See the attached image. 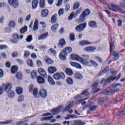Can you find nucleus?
I'll use <instances>...</instances> for the list:
<instances>
[{
	"mask_svg": "<svg viewBox=\"0 0 125 125\" xmlns=\"http://www.w3.org/2000/svg\"><path fill=\"white\" fill-rule=\"evenodd\" d=\"M2 86L3 89H5V92L7 93H9V91H11V88H12V84L10 83H7L5 84H2Z\"/></svg>",
	"mask_w": 125,
	"mask_h": 125,
	"instance_id": "f257e3e1",
	"label": "nucleus"
},
{
	"mask_svg": "<svg viewBox=\"0 0 125 125\" xmlns=\"http://www.w3.org/2000/svg\"><path fill=\"white\" fill-rule=\"evenodd\" d=\"M86 27V22L81 23L75 27V30L77 32H83Z\"/></svg>",
	"mask_w": 125,
	"mask_h": 125,
	"instance_id": "f03ea898",
	"label": "nucleus"
},
{
	"mask_svg": "<svg viewBox=\"0 0 125 125\" xmlns=\"http://www.w3.org/2000/svg\"><path fill=\"white\" fill-rule=\"evenodd\" d=\"M62 108V106H59L58 107L55 108L51 110V112L52 115H57V114H59V113H60L61 109Z\"/></svg>",
	"mask_w": 125,
	"mask_h": 125,
	"instance_id": "7ed1b4c3",
	"label": "nucleus"
},
{
	"mask_svg": "<svg viewBox=\"0 0 125 125\" xmlns=\"http://www.w3.org/2000/svg\"><path fill=\"white\" fill-rule=\"evenodd\" d=\"M70 123L72 125H85V122L81 120L71 121Z\"/></svg>",
	"mask_w": 125,
	"mask_h": 125,
	"instance_id": "20e7f679",
	"label": "nucleus"
},
{
	"mask_svg": "<svg viewBox=\"0 0 125 125\" xmlns=\"http://www.w3.org/2000/svg\"><path fill=\"white\" fill-rule=\"evenodd\" d=\"M86 17L83 15V14H81L79 18L76 20V22L77 23H83V22H84L85 21V18Z\"/></svg>",
	"mask_w": 125,
	"mask_h": 125,
	"instance_id": "39448f33",
	"label": "nucleus"
},
{
	"mask_svg": "<svg viewBox=\"0 0 125 125\" xmlns=\"http://www.w3.org/2000/svg\"><path fill=\"white\" fill-rule=\"evenodd\" d=\"M12 38H13V40H11V42H12L13 43H18V42L19 41V36H18V34H13Z\"/></svg>",
	"mask_w": 125,
	"mask_h": 125,
	"instance_id": "423d86ee",
	"label": "nucleus"
},
{
	"mask_svg": "<svg viewBox=\"0 0 125 125\" xmlns=\"http://www.w3.org/2000/svg\"><path fill=\"white\" fill-rule=\"evenodd\" d=\"M38 73L41 75V76H42V77H44V78H47V75H46V72L43 68H39L38 70Z\"/></svg>",
	"mask_w": 125,
	"mask_h": 125,
	"instance_id": "0eeeda50",
	"label": "nucleus"
},
{
	"mask_svg": "<svg viewBox=\"0 0 125 125\" xmlns=\"http://www.w3.org/2000/svg\"><path fill=\"white\" fill-rule=\"evenodd\" d=\"M8 2L10 5H13L14 7H18V0H8Z\"/></svg>",
	"mask_w": 125,
	"mask_h": 125,
	"instance_id": "6e6552de",
	"label": "nucleus"
},
{
	"mask_svg": "<svg viewBox=\"0 0 125 125\" xmlns=\"http://www.w3.org/2000/svg\"><path fill=\"white\" fill-rule=\"evenodd\" d=\"M75 104V101H72L69 104H68L66 107H64L63 112H68L71 108L74 107V105Z\"/></svg>",
	"mask_w": 125,
	"mask_h": 125,
	"instance_id": "1a4fd4ad",
	"label": "nucleus"
},
{
	"mask_svg": "<svg viewBox=\"0 0 125 125\" xmlns=\"http://www.w3.org/2000/svg\"><path fill=\"white\" fill-rule=\"evenodd\" d=\"M64 45H66V42L65 41V40L64 39H61L59 41V42L58 43L59 47L63 48V47H64Z\"/></svg>",
	"mask_w": 125,
	"mask_h": 125,
	"instance_id": "9d476101",
	"label": "nucleus"
},
{
	"mask_svg": "<svg viewBox=\"0 0 125 125\" xmlns=\"http://www.w3.org/2000/svg\"><path fill=\"white\" fill-rule=\"evenodd\" d=\"M121 76H122V75H121V74L120 73L118 75V77L115 76L114 78H113V77H107V80L108 81V82H110V81H118V80L121 79Z\"/></svg>",
	"mask_w": 125,
	"mask_h": 125,
	"instance_id": "9b49d317",
	"label": "nucleus"
},
{
	"mask_svg": "<svg viewBox=\"0 0 125 125\" xmlns=\"http://www.w3.org/2000/svg\"><path fill=\"white\" fill-rule=\"evenodd\" d=\"M38 77V72L37 70H33L31 72V78L32 80H36Z\"/></svg>",
	"mask_w": 125,
	"mask_h": 125,
	"instance_id": "f8f14e48",
	"label": "nucleus"
},
{
	"mask_svg": "<svg viewBox=\"0 0 125 125\" xmlns=\"http://www.w3.org/2000/svg\"><path fill=\"white\" fill-rule=\"evenodd\" d=\"M114 93V90H113V89L109 90L108 89H106L103 92V93L105 95H109L110 94H113Z\"/></svg>",
	"mask_w": 125,
	"mask_h": 125,
	"instance_id": "ddd939ff",
	"label": "nucleus"
},
{
	"mask_svg": "<svg viewBox=\"0 0 125 125\" xmlns=\"http://www.w3.org/2000/svg\"><path fill=\"white\" fill-rule=\"evenodd\" d=\"M70 65L71 66H73V67H75V68H77V69H82V65L80 63H78L76 62H70Z\"/></svg>",
	"mask_w": 125,
	"mask_h": 125,
	"instance_id": "4468645a",
	"label": "nucleus"
},
{
	"mask_svg": "<svg viewBox=\"0 0 125 125\" xmlns=\"http://www.w3.org/2000/svg\"><path fill=\"white\" fill-rule=\"evenodd\" d=\"M95 50H96V47H87L84 49V51L92 52V51H94Z\"/></svg>",
	"mask_w": 125,
	"mask_h": 125,
	"instance_id": "2eb2a0df",
	"label": "nucleus"
},
{
	"mask_svg": "<svg viewBox=\"0 0 125 125\" xmlns=\"http://www.w3.org/2000/svg\"><path fill=\"white\" fill-rule=\"evenodd\" d=\"M40 95L42 97V98H45L46 97V96L47 95V92H46V90H45L44 89H42L40 91Z\"/></svg>",
	"mask_w": 125,
	"mask_h": 125,
	"instance_id": "dca6fc26",
	"label": "nucleus"
},
{
	"mask_svg": "<svg viewBox=\"0 0 125 125\" xmlns=\"http://www.w3.org/2000/svg\"><path fill=\"white\" fill-rule=\"evenodd\" d=\"M62 52L67 55V54L72 52V48L71 47H66L65 49H63V51Z\"/></svg>",
	"mask_w": 125,
	"mask_h": 125,
	"instance_id": "f3484780",
	"label": "nucleus"
},
{
	"mask_svg": "<svg viewBox=\"0 0 125 125\" xmlns=\"http://www.w3.org/2000/svg\"><path fill=\"white\" fill-rule=\"evenodd\" d=\"M37 82L40 84H42L45 83V80L41 76H38L37 78Z\"/></svg>",
	"mask_w": 125,
	"mask_h": 125,
	"instance_id": "a211bd4d",
	"label": "nucleus"
},
{
	"mask_svg": "<svg viewBox=\"0 0 125 125\" xmlns=\"http://www.w3.org/2000/svg\"><path fill=\"white\" fill-rule=\"evenodd\" d=\"M38 30H39V20H36L34 22L33 30L36 31H38Z\"/></svg>",
	"mask_w": 125,
	"mask_h": 125,
	"instance_id": "6ab92c4d",
	"label": "nucleus"
},
{
	"mask_svg": "<svg viewBox=\"0 0 125 125\" xmlns=\"http://www.w3.org/2000/svg\"><path fill=\"white\" fill-rule=\"evenodd\" d=\"M48 71L50 74H54L57 71V69L55 67L50 66L48 68Z\"/></svg>",
	"mask_w": 125,
	"mask_h": 125,
	"instance_id": "aec40b11",
	"label": "nucleus"
},
{
	"mask_svg": "<svg viewBox=\"0 0 125 125\" xmlns=\"http://www.w3.org/2000/svg\"><path fill=\"white\" fill-rule=\"evenodd\" d=\"M82 57L78 55H72L71 56V59L72 60H76L77 61H80Z\"/></svg>",
	"mask_w": 125,
	"mask_h": 125,
	"instance_id": "412c9836",
	"label": "nucleus"
},
{
	"mask_svg": "<svg viewBox=\"0 0 125 125\" xmlns=\"http://www.w3.org/2000/svg\"><path fill=\"white\" fill-rule=\"evenodd\" d=\"M78 15V14L76 12H73L68 17V20H72L73 18H76Z\"/></svg>",
	"mask_w": 125,
	"mask_h": 125,
	"instance_id": "4be33fe9",
	"label": "nucleus"
},
{
	"mask_svg": "<svg viewBox=\"0 0 125 125\" xmlns=\"http://www.w3.org/2000/svg\"><path fill=\"white\" fill-rule=\"evenodd\" d=\"M48 36V33H46L43 34L41 35L40 36H39L38 37V40L40 41L42 40H44V39H46L47 37Z\"/></svg>",
	"mask_w": 125,
	"mask_h": 125,
	"instance_id": "5701e85b",
	"label": "nucleus"
},
{
	"mask_svg": "<svg viewBox=\"0 0 125 125\" xmlns=\"http://www.w3.org/2000/svg\"><path fill=\"white\" fill-rule=\"evenodd\" d=\"M111 5L112 7H114V8H116V9H118V10H121V11H123V12H125L124 9H122V6L118 5L116 4H111Z\"/></svg>",
	"mask_w": 125,
	"mask_h": 125,
	"instance_id": "b1692460",
	"label": "nucleus"
},
{
	"mask_svg": "<svg viewBox=\"0 0 125 125\" xmlns=\"http://www.w3.org/2000/svg\"><path fill=\"white\" fill-rule=\"evenodd\" d=\"M113 58L112 59V61H117L118 60L119 58L120 57V55L119 53H117L116 51L113 52Z\"/></svg>",
	"mask_w": 125,
	"mask_h": 125,
	"instance_id": "393cba45",
	"label": "nucleus"
},
{
	"mask_svg": "<svg viewBox=\"0 0 125 125\" xmlns=\"http://www.w3.org/2000/svg\"><path fill=\"white\" fill-rule=\"evenodd\" d=\"M79 44L82 46H83L84 45H88L89 44H91V42L85 40L80 42Z\"/></svg>",
	"mask_w": 125,
	"mask_h": 125,
	"instance_id": "a878e982",
	"label": "nucleus"
},
{
	"mask_svg": "<svg viewBox=\"0 0 125 125\" xmlns=\"http://www.w3.org/2000/svg\"><path fill=\"white\" fill-rule=\"evenodd\" d=\"M48 10L44 9L42 11V17H47L48 16Z\"/></svg>",
	"mask_w": 125,
	"mask_h": 125,
	"instance_id": "bb28decb",
	"label": "nucleus"
},
{
	"mask_svg": "<svg viewBox=\"0 0 125 125\" xmlns=\"http://www.w3.org/2000/svg\"><path fill=\"white\" fill-rule=\"evenodd\" d=\"M38 7V0H33L32 3V9H36Z\"/></svg>",
	"mask_w": 125,
	"mask_h": 125,
	"instance_id": "cd10ccee",
	"label": "nucleus"
},
{
	"mask_svg": "<svg viewBox=\"0 0 125 125\" xmlns=\"http://www.w3.org/2000/svg\"><path fill=\"white\" fill-rule=\"evenodd\" d=\"M44 60L47 64H53V61L51 60L50 58H48L47 56L44 57Z\"/></svg>",
	"mask_w": 125,
	"mask_h": 125,
	"instance_id": "c85d7f7f",
	"label": "nucleus"
},
{
	"mask_svg": "<svg viewBox=\"0 0 125 125\" xmlns=\"http://www.w3.org/2000/svg\"><path fill=\"white\" fill-rule=\"evenodd\" d=\"M48 82L50 84H52V85H55V82H54V80H53V79H52V77H51L50 76H48Z\"/></svg>",
	"mask_w": 125,
	"mask_h": 125,
	"instance_id": "c756f323",
	"label": "nucleus"
},
{
	"mask_svg": "<svg viewBox=\"0 0 125 125\" xmlns=\"http://www.w3.org/2000/svg\"><path fill=\"white\" fill-rule=\"evenodd\" d=\"M89 26L91 28H97V24L95 21H91L89 22Z\"/></svg>",
	"mask_w": 125,
	"mask_h": 125,
	"instance_id": "7c9ffc66",
	"label": "nucleus"
},
{
	"mask_svg": "<svg viewBox=\"0 0 125 125\" xmlns=\"http://www.w3.org/2000/svg\"><path fill=\"white\" fill-rule=\"evenodd\" d=\"M66 55L64 52H61L60 54V58L61 60L64 61L66 60Z\"/></svg>",
	"mask_w": 125,
	"mask_h": 125,
	"instance_id": "2f4dec72",
	"label": "nucleus"
},
{
	"mask_svg": "<svg viewBox=\"0 0 125 125\" xmlns=\"http://www.w3.org/2000/svg\"><path fill=\"white\" fill-rule=\"evenodd\" d=\"M16 25V23H15V21H10L8 26L10 28H14L15 26Z\"/></svg>",
	"mask_w": 125,
	"mask_h": 125,
	"instance_id": "473e14b6",
	"label": "nucleus"
},
{
	"mask_svg": "<svg viewBox=\"0 0 125 125\" xmlns=\"http://www.w3.org/2000/svg\"><path fill=\"white\" fill-rule=\"evenodd\" d=\"M17 71H18V67L16 65H15L12 67V68H11L12 74H16Z\"/></svg>",
	"mask_w": 125,
	"mask_h": 125,
	"instance_id": "72a5a7b5",
	"label": "nucleus"
},
{
	"mask_svg": "<svg viewBox=\"0 0 125 125\" xmlns=\"http://www.w3.org/2000/svg\"><path fill=\"white\" fill-rule=\"evenodd\" d=\"M109 71V66H106L104 69L100 73V76H102V75H104L105 73H107Z\"/></svg>",
	"mask_w": 125,
	"mask_h": 125,
	"instance_id": "f704fd0d",
	"label": "nucleus"
},
{
	"mask_svg": "<svg viewBox=\"0 0 125 125\" xmlns=\"http://www.w3.org/2000/svg\"><path fill=\"white\" fill-rule=\"evenodd\" d=\"M79 62H81L83 65H88V61L86 60H84L83 58L80 59Z\"/></svg>",
	"mask_w": 125,
	"mask_h": 125,
	"instance_id": "c9c22d12",
	"label": "nucleus"
},
{
	"mask_svg": "<svg viewBox=\"0 0 125 125\" xmlns=\"http://www.w3.org/2000/svg\"><path fill=\"white\" fill-rule=\"evenodd\" d=\"M82 14L84 15L86 17L88 16L90 14V11L89 9L84 10Z\"/></svg>",
	"mask_w": 125,
	"mask_h": 125,
	"instance_id": "e433bc0d",
	"label": "nucleus"
},
{
	"mask_svg": "<svg viewBox=\"0 0 125 125\" xmlns=\"http://www.w3.org/2000/svg\"><path fill=\"white\" fill-rule=\"evenodd\" d=\"M106 101H107V98H103L98 100V104H103V103L106 102Z\"/></svg>",
	"mask_w": 125,
	"mask_h": 125,
	"instance_id": "4c0bfd02",
	"label": "nucleus"
},
{
	"mask_svg": "<svg viewBox=\"0 0 125 125\" xmlns=\"http://www.w3.org/2000/svg\"><path fill=\"white\" fill-rule=\"evenodd\" d=\"M65 72L67 75H68V76H72L74 73L73 72V71L70 68H66L65 70Z\"/></svg>",
	"mask_w": 125,
	"mask_h": 125,
	"instance_id": "58836bf2",
	"label": "nucleus"
},
{
	"mask_svg": "<svg viewBox=\"0 0 125 125\" xmlns=\"http://www.w3.org/2000/svg\"><path fill=\"white\" fill-rule=\"evenodd\" d=\"M57 20V15H54L52 16L51 19V21L52 23H55Z\"/></svg>",
	"mask_w": 125,
	"mask_h": 125,
	"instance_id": "ea45409f",
	"label": "nucleus"
},
{
	"mask_svg": "<svg viewBox=\"0 0 125 125\" xmlns=\"http://www.w3.org/2000/svg\"><path fill=\"white\" fill-rule=\"evenodd\" d=\"M76 79H78L79 80H82L83 79V75L80 73H76L74 75Z\"/></svg>",
	"mask_w": 125,
	"mask_h": 125,
	"instance_id": "a19ab883",
	"label": "nucleus"
},
{
	"mask_svg": "<svg viewBox=\"0 0 125 125\" xmlns=\"http://www.w3.org/2000/svg\"><path fill=\"white\" fill-rule=\"evenodd\" d=\"M23 78V75L22 74V72H19L17 73V79L18 80H22Z\"/></svg>",
	"mask_w": 125,
	"mask_h": 125,
	"instance_id": "79ce46f5",
	"label": "nucleus"
},
{
	"mask_svg": "<svg viewBox=\"0 0 125 125\" xmlns=\"http://www.w3.org/2000/svg\"><path fill=\"white\" fill-rule=\"evenodd\" d=\"M66 83H67L68 84L72 85L73 83H74V81L72 78L68 77L66 79Z\"/></svg>",
	"mask_w": 125,
	"mask_h": 125,
	"instance_id": "37998d69",
	"label": "nucleus"
},
{
	"mask_svg": "<svg viewBox=\"0 0 125 125\" xmlns=\"http://www.w3.org/2000/svg\"><path fill=\"white\" fill-rule=\"evenodd\" d=\"M16 91L18 94H22L23 93V89L21 87H17Z\"/></svg>",
	"mask_w": 125,
	"mask_h": 125,
	"instance_id": "c03bdc74",
	"label": "nucleus"
},
{
	"mask_svg": "<svg viewBox=\"0 0 125 125\" xmlns=\"http://www.w3.org/2000/svg\"><path fill=\"white\" fill-rule=\"evenodd\" d=\"M115 49V45H114V41L111 39V42L110 43V51L111 52V50Z\"/></svg>",
	"mask_w": 125,
	"mask_h": 125,
	"instance_id": "a18cd8bd",
	"label": "nucleus"
},
{
	"mask_svg": "<svg viewBox=\"0 0 125 125\" xmlns=\"http://www.w3.org/2000/svg\"><path fill=\"white\" fill-rule=\"evenodd\" d=\"M59 73V77L60 78V80H64L65 79V74L63 72H60Z\"/></svg>",
	"mask_w": 125,
	"mask_h": 125,
	"instance_id": "49530a36",
	"label": "nucleus"
},
{
	"mask_svg": "<svg viewBox=\"0 0 125 125\" xmlns=\"http://www.w3.org/2000/svg\"><path fill=\"white\" fill-rule=\"evenodd\" d=\"M7 93L9 98H13V97H14V92H13V91L11 90Z\"/></svg>",
	"mask_w": 125,
	"mask_h": 125,
	"instance_id": "de8ad7c7",
	"label": "nucleus"
},
{
	"mask_svg": "<svg viewBox=\"0 0 125 125\" xmlns=\"http://www.w3.org/2000/svg\"><path fill=\"white\" fill-rule=\"evenodd\" d=\"M118 86H122V84L120 83H116L114 84H112L110 86L111 88H116V87H118Z\"/></svg>",
	"mask_w": 125,
	"mask_h": 125,
	"instance_id": "09e8293b",
	"label": "nucleus"
},
{
	"mask_svg": "<svg viewBox=\"0 0 125 125\" xmlns=\"http://www.w3.org/2000/svg\"><path fill=\"white\" fill-rule=\"evenodd\" d=\"M40 7H41V8H44V7H45L44 0H40Z\"/></svg>",
	"mask_w": 125,
	"mask_h": 125,
	"instance_id": "8fccbe9b",
	"label": "nucleus"
},
{
	"mask_svg": "<svg viewBox=\"0 0 125 125\" xmlns=\"http://www.w3.org/2000/svg\"><path fill=\"white\" fill-rule=\"evenodd\" d=\"M27 26L22 27L20 30L21 34H24V33H26V32H27Z\"/></svg>",
	"mask_w": 125,
	"mask_h": 125,
	"instance_id": "3c124183",
	"label": "nucleus"
},
{
	"mask_svg": "<svg viewBox=\"0 0 125 125\" xmlns=\"http://www.w3.org/2000/svg\"><path fill=\"white\" fill-rule=\"evenodd\" d=\"M27 65L30 66V67H34V64L33 63V61L31 60H28L27 61Z\"/></svg>",
	"mask_w": 125,
	"mask_h": 125,
	"instance_id": "603ef678",
	"label": "nucleus"
},
{
	"mask_svg": "<svg viewBox=\"0 0 125 125\" xmlns=\"http://www.w3.org/2000/svg\"><path fill=\"white\" fill-rule=\"evenodd\" d=\"M79 7H80V2H77L74 4L73 9H74V10H75V9H78V8H79Z\"/></svg>",
	"mask_w": 125,
	"mask_h": 125,
	"instance_id": "864d4df0",
	"label": "nucleus"
},
{
	"mask_svg": "<svg viewBox=\"0 0 125 125\" xmlns=\"http://www.w3.org/2000/svg\"><path fill=\"white\" fill-rule=\"evenodd\" d=\"M27 42H31L33 41V36L32 35H29L27 37L26 39Z\"/></svg>",
	"mask_w": 125,
	"mask_h": 125,
	"instance_id": "5fc2aeb1",
	"label": "nucleus"
},
{
	"mask_svg": "<svg viewBox=\"0 0 125 125\" xmlns=\"http://www.w3.org/2000/svg\"><path fill=\"white\" fill-rule=\"evenodd\" d=\"M48 53L49 54H56V51H55L53 48H51L48 50Z\"/></svg>",
	"mask_w": 125,
	"mask_h": 125,
	"instance_id": "6e6d98bb",
	"label": "nucleus"
},
{
	"mask_svg": "<svg viewBox=\"0 0 125 125\" xmlns=\"http://www.w3.org/2000/svg\"><path fill=\"white\" fill-rule=\"evenodd\" d=\"M53 78L55 79V80H57V81H59L60 80V78L59 77V74L58 73H56L53 75Z\"/></svg>",
	"mask_w": 125,
	"mask_h": 125,
	"instance_id": "4d7b16f0",
	"label": "nucleus"
},
{
	"mask_svg": "<svg viewBox=\"0 0 125 125\" xmlns=\"http://www.w3.org/2000/svg\"><path fill=\"white\" fill-rule=\"evenodd\" d=\"M30 52L28 51H25L24 54V58H28L29 56L30 55Z\"/></svg>",
	"mask_w": 125,
	"mask_h": 125,
	"instance_id": "13d9d810",
	"label": "nucleus"
},
{
	"mask_svg": "<svg viewBox=\"0 0 125 125\" xmlns=\"http://www.w3.org/2000/svg\"><path fill=\"white\" fill-rule=\"evenodd\" d=\"M33 93L34 96L37 98L38 97V89L37 88L34 89Z\"/></svg>",
	"mask_w": 125,
	"mask_h": 125,
	"instance_id": "bf43d9fd",
	"label": "nucleus"
},
{
	"mask_svg": "<svg viewBox=\"0 0 125 125\" xmlns=\"http://www.w3.org/2000/svg\"><path fill=\"white\" fill-rule=\"evenodd\" d=\"M89 62L91 63L93 66H98L97 62L92 60H90Z\"/></svg>",
	"mask_w": 125,
	"mask_h": 125,
	"instance_id": "052dcab7",
	"label": "nucleus"
},
{
	"mask_svg": "<svg viewBox=\"0 0 125 125\" xmlns=\"http://www.w3.org/2000/svg\"><path fill=\"white\" fill-rule=\"evenodd\" d=\"M57 28H58V24H55L52 26L51 30L54 31H56V29H57Z\"/></svg>",
	"mask_w": 125,
	"mask_h": 125,
	"instance_id": "680f3d73",
	"label": "nucleus"
},
{
	"mask_svg": "<svg viewBox=\"0 0 125 125\" xmlns=\"http://www.w3.org/2000/svg\"><path fill=\"white\" fill-rule=\"evenodd\" d=\"M31 18H32V14H29L26 16L25 20L26 22H29L31 20Z\"/></svg>",
	"mask_w": 125,
	"mask_h": 125,
	"instance_id": "e2e57ef3",
	"label": "nucleus"
},
{
	"mask_svg": "<svg viewBox=\"0 0 125 125\" xmlns=\"http://www.w3.org/2000/svg\"><path fill=\"white\" fill-rule=\"evenodd\" d=\"M70 40L72 42H74V41H75V34H74V33H71L70 34Z\"/></svg>",
	"mask_w": 125,
	"mask_h": 125,
	"instance_id": "0e129e2a",
	"label": "nucleus"
},
{
	"mask_svg": "<svg viewBox=\"0 0 125 125\" xmlns=\"http://www.w3.org/2000/svg\"><path fill=\"white\" fill-rule=\"evenodd\" d=\"M12 57H13V58H16L18 57V52H14L12 54Z\"/></svg>",
	"mask_w": 125,
	"mask_h": 125,
	"instance_id": "69168bd1",
	"label": "nucleus"
},
{
	"mask_svg": "<svg viewBox=\"0 0 125 125\" xmlns=\"http://www.w3.org/2000/svg\"><path fill=\"white\" fill-rule=\"evenodd\" d=\"M26 122H28V120H24L23 121H20L16 123V125H21L24 124V123H26Z\"/></svg>",
	"mask_w": 125,
	"mask_h": 125,
	"instance_id": "338daca9",
	"label": "nucleus"
},
{
	"mask_svg": "<svg viewBox=\"0 0 125 125\" xmlns=\"http://www.w3.org/2000/svg\"><path fill=\"white\" fill-rule=\"evenodd\" d=\"M18 100L19 102H22V101H24V96H20Z\"/></svg>",
	"mask_w": 125,
	"mask_h": 125,
	"instance_id": "774afa93",
	"label": "nucleus"
}]
</instances>
